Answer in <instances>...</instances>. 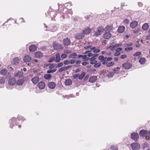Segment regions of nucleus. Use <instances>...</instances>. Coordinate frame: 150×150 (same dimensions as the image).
I'll use <instances>...</instances> for the list:
<instances>
[{
	"instance_id": "1",
	"label": "nucleus",
	"mask_w": 150,
	"mask_h": 150,
	"mask_svg": "<svg viewBox=\"0 0 150 150\" xmlns=\"http://www.w3.org/2000/svg\"><path fill=\"white\" fill-rule=\"evenodd\" d=\"M139 135L143 137H145L146 139L148 140L150 138V137L148 136L149 132L146 130L143 129L141 130L139 132Z\"/></svg>"
},
{
	"instance_id": "2",
	"label": "nucleus",
	"mask_w": 150,
	"mask_h": 150,
	"mask_svg": "<svg viewBox=\"0 0 150 150\" xmlns=\"http://www.w3.org/2000/svg\"><path fill=\"white\" fill-rule=\"evenodd\" d=\"M97 31H95L94 33V35L96 36L101 35L104 30V27L102 25L99 26L97 28Z\"/></svg>"
},
{
	"instance_id": "3",
	"label": "nucleus",
	"mask_w": 150,
	"mask_h": 150,
	"mask_svg": "<svg viewBox=\"0 0 150 150\" xmlns=\"http://www.w3.org/2000/svg\"><path fill=\"white\" fill-rule=\"evenodd\" d=\"M16 120L14 117H12L11 119L9 121L10 124V127L11 128H13V126L15 125H17L16 123Z\"/></svg>"
},
{
	"instance_id": "4",
	"label": "nucleus",
	"mask_w": 150,
	"mask_h": 150,
	"mask_svg": "<svg viewBox=\"0 0 150 150\" xmlns=\"http://www.w3.org/2000/svg\"><path fill=\"white\" fill-rule=\"evenodd\" d=\"M131 146L132 150H139L140 149L139 144L136 143H132Z\"/></svg>"
},
{
	"instance_id": "5",
	"label": "nucleus",
	"mask_w": 150,
	"mask_h": 150,
	"mask_svg": "<svg viewBox=\"0 0 150 150\" xmlns=\"http://www.w3.org/2000/svg\"><path fill=\"white\" fill-rule=\"evenodd\" d=\"M131 138L135 141H137L139 138V136L137 133L134 132L132 133L131 135Z\"/></svg>"
},
{
	"instance_id": "6",
	"label": "nucleus",
	"mask_w": 150,
	"mask_h": 150,
	"mask_svg": "<svg viewBox=\"0 0 150 150\" xmlns=\"http://www.w3.org/2000/svg\"><path fill=\"white\" fill-rule=\"evenodd\" d=\"M23 72L21 69L20 71H16L14 73V75L15 76H17L19 77H22Z\"/></svg>"
},
{
	"instance_id": "7",
	"label": "nucleus",
	"mask_w": 150,
	"mask_h": 150,
	"mask_svg": "<svg viewBox=\"0 0 150 150\" xmlns=\"http://www.w3.org/2000/svg\"><path fill=\"white\" fill-rule=\"evenodd\" d=\"M71 43L70 39L68 38L64 39L63 40V44L65 46L69 45Z\"/></svg>"
},
{
	"instance_id": "8",
	"label": "nucleus",
	"mask_w": 150,
	"mask_h": 150,
	"mask_svg": "<svg viewBox=\"0 0 150 150\" xmlns=\"http://www.w3.org/2000/svg\"><path fill=\"white\" fill-rule=\"evenodd\" d=\"M112 36V34L110 32H106L103 34V37L104 39L108 40Z\"/></svg>"
},
{
	"instance_id": "9",
	"label": "nucleus",
	"mask_w": 150,
	"mask_h": 150,
	"mask_svg": "<svg viewBox=\"0 0 150 150\" xmlns=\"http://www.w3.org/2000/svg\"><path fill=\"white\" fill-rule=\"evenodd\" d=\"M53 47L54 50H57L61 49L62 48L60 45L55 42L53 43Z\"/></svg>"
},
{
	"instance_id": "10",
	"label": "nucleus",
	"mask_w": 150,
	"mask_h": 150,
	"mask_svg": "<svg viewBox=\"0 0 150 150\" xmlns=\"http://www.w3.org/2000/svg\"><path fill=\"white\" fill-rule=\"evenodd\" d=\"M122 67L126 69H129L132 67V65L129 63H125L122 65Z\"/></svg>"
},
{
	"instance_id": "11",
	"label": "nucleus",
	"mask_w": 150,
	"mask_h": 150,
	"mask_svg": "<svg viewBox=\"0 0 150 150\" xmlns=\"http://www.w3.org/2000/svg\"><path fill=\"white\" fill-rule=\"evenodd\" d=\"M38 87L40 89H44L45 87V84L44 82L40 81L38 85Z\"/></svg>"
},
{
	"instance_id": "12",
	"label": "nucleus",
	"mask_w": 150,
	"mask_h": 150,
	"mask_svg": "<svg viewBox=\"0 0 150 150\" xmlns=\"http://www.w3.org/2000/svg\"><path fill=\"white\" fill-rule=\"evenodd\" d=\"M8 83L10 85L13 86L16 83V80L14 78H11L9 79Z\"/></svg>"
},
{
	"instance_id": "13",
	"label": "nucleus",
	"mask_w": 150,
	"mask_h": 150,
	"mask_svg": "<svg viewBox=\"0 0 150 150\" xmlns=\"http://www.w3.org/2000/svg\"><path fill=\"white\" fill-rule=\"evenodd\" d=\"M84 37V35L82 33H78L76 35L75 38L78 40H80L83 38Z\"/></svg>"
},
{
	"instance_id": "14",
	"label": "nucleus",
	"mask_w": 150,
	"mask_h": 150,
	"mask_svg": "<svg viewBox=\"0 0 150 150\" xmlns=\"http://www.w3.org/2000/svg\"><path fill=\"white\" fill-rule=\"evenodd\" d=\"M31 81L34 84H36L39 81L40 79L38 76H35L32 79Z\"/></svg>"
},
{
	"instance_id": "15",
	"label": "nucleus",
	"mask_w": 150,
	"mask_h": 150,
	"mask_svg": "<svg viewBox=\"0 0 150 150\" xmlns=\"http://www.w3.org/2000/svg\"><path fill=\"white\" fill-rule=\"evenodd\" d=\"M56 86V84L53 82H50L48 84V87L52 89H54Z\"/></svg>"
},
{
	"instance_id": "16",
	"label": "nucleus",
	"mask_w": 150,
	"mask_h": 150,
	"mask_svg": "<svg viewBox=\"0 0 150 150\" xmlns=\"http://www.w3.org/2000/svg\"><path fill=\"white\" fill-rule=\"evenodd\" d=\"M97 76H93L90 78L89 79V81L91 83H93L95 82L97 80Z\"/></svg>"
},
{
	"instance_id": "17",
	"label": "nucleus",
	"mask_w": 150,
	"mask_h": 150,
	"mask_svg": "<svg viewBox=\"0 0 150 150\" xmlns=\"http://www.w3.org/2000/svg\"><path fill=\"white\" fill-rule=\"evenodd\" d=\"M138 23L137 21H133L130 24V26L131 28H134L137 26Z\"/></svg>"
},
{
	"instance_id": "18",
	"label": "nucleus",
	"mask_w": 150,
	"mask_h": 150,
	"mask_svg": "<svg viewBox=\"0 0 150 150\" xmlns=\"http://www.w3.org/2000/svg\"><path fill=\"white\" fill-rule=\"evenodd\" d=\"M37 48V47L35 45H32L30 46L29 50L30 52H33L36 50Z\"/></svg>"
},
{
	"instance_id": "19",
	"label": "nucleus",
	"mask_w": 150,
	"mask_h": 150,
	"mask_svg": "<svg viewBox=\"0 0 150 150\" xmlns=\"http://www.w3.org/2000/svg\"><path fill=\"white\" fill-rule=\"evenodd\" d=\"M112 28V27L111 25H108L105 28H104V30L106 32H110Z\"/></svg>"
},
{
	"instance_id": "20",
	"label": "nucleus",
	"mask_w": 150,
	"mask_h": 150,
	"mask_svg": "<svg viewBox=\"0 0 150 150\" xmlns=\"http://www.w3.org/2000/svg\"><path fill=\"white\" fill-rule=\"evenodd\" d=\"M42 53L40 51L36 52L35 54V57L37 58H40L42 57Z\"/></svg>"
},
{
	"instance_id": "21",
	"label": "nucleus",
	"mask_w": 150,
	"mask_h": 150,
	"mask_svg": "<svg viewBox=\"0 0 150 150\" xmlns=\"http://www.w3.org/2000/svg\"><path fill=\"white\" fill-rule=\"evenodd\" d=\"M91 30L90 28H87L84 30L83 31V33L84 35H88L91 32Z\"/></svg>"
},
{
	"instance_id": "22",
	"label": "nucleus",
	"mask_w": 150,
	"mask_h": 150,
	"mask_svg": "<svg viewBox=\"0 0 150 150\" xmlns=\"http://www.w3.org/2000/svg\"><path fill=\"white\" fill-rule=\"evenodd\" d=\"M72 81L71 80L69 79H66L65 82V84L66 85L69 86L72 84Z\"/></svg>"
},
{
	"instance_id": "23",
	"label": "nucleus",
	"mask_w": 150,
	"mask_h": 150,
	"mask_svg": "<svg viewBox=\"0 0 150 150\" xmlns=\"http://www.w3.org/2000/svg\"><path fill=\"white\" fill-rule=\"evenodd\" d=\"M149 28V24L148 23H145L142 25V29L144 31L146 30Z\"/></svg>"
},
{
	"instance_id": "24",
	"label": "nucleus",
	"mask_w": 150,
	"mask_h": 150,
	"mask_svg": "<svg viewBox=\"0 0 150 150\" xmlns=\"http://www.w3.org/2000/svg\"><path fill=\"white\" fill-rule=\"evenodd\" d=\"M24 82V80L23 79H19L16 82V84L18 86L22 85L23 83Z\"/></svg>"
},
{
	"instance_id": "25",
	"label": "nucleus",
	"mask_w": 150,
	"mask_h": 150,
	"mask_svg": "<svg viewBox=\"0 0 150 150\" xmlns=\"http://www.w3.org/2000/svg\"><path fill=\"white\" fill-rule=\"evenodd\" d=\"M31 60V57L29 55L25 56L24 57L23 60L25 62H28Z\"/></svg>"
},
{
	"instance_id": "26",
	"label": "nucleus",
	"mask_w": 150,
	"mask_h": 150,
	"mask_svg": "<svg viewBox=\"0 0 150 150\" xmlns=\"http://www.w3.org/2000/svg\"><path fill=\"white\" fill-rule=\"evenodd\" d=\"M125 28L123 26H120L118 28L117 31L119 33H122L125 31Z\"/></svg>"
},
{
	"instance_id": "27",
	"label": "nucleus",
	"mask_w": 150,
	"mask_h": 150,
	"mask_svg": "<svg viewBox=\"0 0 150 150\" xmlns=\"http://www.w3.org/2000/svg\"><path fill=\"white\" fill-rule=\"evenodd\" d=\"M56 59L55 61L56 62H59L60 61L61 59L60 57V54L59 53H57L56 54Z\"/></svg>"
},
{
	"instance_id": "28",
	"label": "nucleus",
	"mask_w": 150,
	"mask_h": 150,
	"mask_svg": "<svg viewBox=\"0 0 150 150\" xmlns=\"http://www.w3.org/2000/svg\"><path fill=\"white\" fill-rule=\"evenodd\" d=\"M8 71L6 69H3L0 71V74L3 75H5L7 73Z\"/></svg>"
},
{
	"instance_id": "29",
	"label": "nucleus",
	"mask_w": 150,
	"mask_h": 150,
	"mask_svg": "<svg viewBox=\"0 0 150 150\" xmlns=\"http://www.w3.org/2000/svg\"><path fill=\"white\" fill-rule=\"evenodd\" d=\"M13 62L14 64H17L19 62V58L18 57H15L13 59Z\"/></svg>"
},
{
	"instance_id": "30",
	"label": "nucleus",
	"mask_w": 150,
	"mask_h": 150,
	"mask_svg": "<svg viewBox=\"0 0 150 150\" xmlns=\"http://www.w3.org/2000/svg\"><path fill=\"white\" fill-rule=\"evenodd\" d=\"M139 62L140 64H144L146 62V59L144 57H141L140 58Z\"/></svg>"
},
{
	"instance_id": "31",
	"label": "nucleus",
	"mask_w": 150,
	"mask_h": 150,
	"mask_svg": "<svg viewBox=\"0 0 150 150\" xmlns=\"http://www.w3.org/2000/svg\"><path fill=\"white\" fill-rule=\"evenodd\" d=\"M52 75L49 74H45L44 75V78L46 79L49 80L52 77Z\"/></svg>"
},
{
	"instance_id": "32",
	"label": "nucleus",
	"mask_w": 150,
	"mask_h": 150,
	"mask_svg": "<svg viewBox=\"0 0 150 150\" xmlns=\"http://www.w3.org/2000/svg\"><path fill=\"white\" fill-rule=\"evenodd\" d=\"M51 28L52 31L53 32H54L57 30V28L56 26L54 24H52L51 25Z\"/></svg>"
},
{
	"instance_id": "33",
	"label": "nucleus",
	"mask_w": 150,
	"mask_h": 150,
	"mask_svg": "<svg viewBox=\"0 0 150 150\" xmlns=\"http://www.w3.org/2000/svg\"><path fill=\"white\" fill-rule=\"evenodd\" d=\"M85 75V72H82L79 76V80H81L83 78Z\"/></svg>"
},
{
	"instance_id": "34",
	"label": "nucleus",
	"mask_w": 150,
	"mask_h": 150,
	"mask_svg": "<svg viewBox=\"0 0 150 150\" xmlns=\"http://www.w3.org/2000/svg\"><path fill=\"white\" fill-rule=\"evenodd\" d=\"M125 51L128 52L129 51H131L133 49V47H125Z\"/></svg>"
},
{
	"instance_id": "35",
	"label": "nucleus",
	"mask_w": 150,
	"mask_h": 150,
	"mask_svg": "<svg viewBox=\"0 0 150 150\" xmlns=\"http://www.w3.org/2000/svg\"><path fill=\"white\" fill-rule=\"evenodd\" d=\"M115 64V63L114 62H108L107 64L106 65V66L107 67H111Z\"/></svg>"
},
{
	"instance_id": "36",
	"label": "nucleus",
	"mask_w": 150,
	"mask_h": 150,
	"mask_svg": "<svg viewBox=\"0 0 150 150\" xmlns=\"http://www.w3.org/2000/svg\"><path fill=\"white\" fill-rule=\"evenodd\" d=\"M56 71V69H50L47 71V73L50 74V73H54Z\"/></svg>"
},
{
	"instance_id": "37",
	"label": "nucleus",
	"mask_w": 150,
	"mask_h": 150,
	"mask_svg": "<svg viewBox=\"0 0 150 150\" xmlns=\"http://www.w3.org/2000/svg\"><path fill=\"white\" fill-rule=\"evenodd\" d=\"M133 44L132 42H129L128 43H125L124 44V46L125 47H127L128 46L131 47V46H132L133 45Z\"/></svg>"
},
{
	"instance_id": "38",
	"label": "nucleus",
	"mask_w": 150,
	"mask_h": 150,
	"mask_svg": "<svg viewBox=\"0 0 150 150\" xmlns=\"http://www.w3.org/2000/svg\"><path fill=\"white\" fill-rule=\"evenodd\" d=\"M5 83V79L4 78H1L0 79V84H3Z\"/></svg>"
},
{
	"instance_id": "39",
	"label": "nucleus",
	"mask_w": 150,
	"mask_h": 150,
	"mask_svg": "<svg viewBox=\"0 0 150 150\" xmlns=\"http://www.w3.org/2000/svg\"><path fill=\"white\" fill-rule=\"evenodd\" d=\"M115 73L114 72H110L108 75V77L109 78H111L113 77Z\"/></svg>"
},
{
	"instance_id": "40",
	"label": "nucleus",
	"mask_w": 150,
	"mask_h": 150,
	"mask_svg": "<svg viewBox=\"0 0 150 150\" xmlns=\"http://www.w3.org/2000/svg\"><path fill=\"white\" fill-rule=\"evenodd\" d=\"M149 146L146 144H144L143 145V148L145 150L146 149H149Z\"/></svg>"
},
{
	"instance_id": "41",
	"label": "nucleus",
	"mask_w": 150,
	"mask_h": 150,
	"mask_svg": "<svg viewBox=\"0 0 150 150\" xmlns=\"http://www.w3.org/2000/svg\"><path fill=\"white\" fill-rule=\"evenodd\" d=\"M66 70L65 67H61L58 70V71L59 72H61L63 71H64Z\"/></svg>"
},
{
	"instance_id": "42",
	"label": "nucleus",
	"mask_w": 150,
	"mask_h": 150,
	"mask_svg": "<svg viewBox=\"0 0 150 150\" xmlns=\"http://www.w3.org/2000/svg\"><path fill=\"white\" fill-rule=\"evenodd\" d=\"M56 64H50V66L49 67V68L50 69H52L56 65Z\"/></svg>"
},
{
	"instance_id": "43",
	"label": "nucleus",
	"mask_w": 150,
	"mask_h": 150,
	"mask_svg": "<svg viewBox=\"0 0 150 150\" xmlns=\"http://www.w3.org/2000/svg\"><path fill=\"white\" fill-rule=\"evenodd\" d=\"M17 119L19 121L21 120L23 121L24 120H25L24 118L23 117H22L21 116H20L19 115H18V116Z\"/></svg>"
},
{
	"instance_id": "44",
	"label": "nucleus",
	"mask_w": 150,
	"mask_h": 150,
	"mask_svg": "<svg viewBox=\"0 0 150 150\" xmlns=\"http://www.w3.org/2000/svg\"><path fill=\"white\" fill-rule=\"evenodd\" d=\"M101 64L99 63H96L94 65V67L95 68H98L99 67L101 66Z\"/></svg>"
},
{
	"instance_id": "45",
	"label": "nucleus",
	"mask_w": 150,
	"mask_h": 150,
	"mask_svg": "<svg viewBox=\"0 0 150 150\" xmlns=\"http://www.w3.org/2000/svg\"><path fill=\"white\" fill-rule=\"evenodd\" d=\"M120 68L118 67H115L114 69V72L115 73H118V72L119 71Z\"/></svg>"
},
{
	"instance_id": "46",
	"label": "nucleus",
	"mask_w": 150,
	"mask_h": 150,
	"mask_svg": "<svg viewBox=\"0 0 150 150\" xmlns=\"http://www.w3.org/2000/svg\"><path fill=\"white\" fill-rule=\"evenodd\" d=\"M63 64L62 62H59L58 64H57V66L56 67V68H57V67H62L63 66Z\"/></svg>"
},
{
	"instance_id": "47",
	"label": "nucleus",
	"mask_w": 150,
	"mask_h": 150,
	"mask_svg": "<svg viewBox=\"0 0 150 150\" xmlns=\"http://www.w3.org/2000/svg\"><path fill=\"white\" fill-rule=\"evenodd\" d=\"M109 150H117L116 146H111Z\"/></svg>"
},
{
	"instance_id": "48",
	"label": "nucleus",
	"mask_w": 150,
	"mask_h": 150,
	"mask_svg": "<svg viewBox=\"0 0 150 150\" xmlns=\"http://www.w3.org/2000/svg\"><path fill=\"white\" fill-rule=\"evenodd\" d=\"M129 22V20L127 19H126L123 21V23L125 24H128Z\"/></svg>"
},
{
	"instance_id": "49",
	"label": "nucleus",
	"mask_w": 150,
	"mask_h": 150,
	"mask_svg": "<svg viewBox=\"0 0 150 150\" xmlns=\"http://www.w3.org/2000/svg\"><path fill=\"white\" fill-rule=\"evenodd\" d=\"M92 46L91 45H89L88 46H86L84 47V48L85 50H88L90 49H91Z\"/></svg>"
},
{
	"instance_id": "50",
	"label": "nucleus",
	"mask_w": 150,
	"mask_h": 150,
	"mask_svg": "<svg viewBox=\"0 0 150 150\" xmlns=\"http://www.w3.org/2000/svg\"><path fill=\"white\" fill-rule=\"evenodd\" d=\"M55 57H52L48 60V62L49 63L52 62H53V61H54L55 60Z\"/></svg>"
},
{
	"instance_id": "51",
	"label": "nucleus",
	"mask_w": 150,
	"mask_h": 150,
	"mask_svg": "<svg viewBox=\"0 0 150 150\" xmlns=\"http://www.w3.org/2000/svg\"><path fill=\"white\" fill-rule=\"evenodd\" d=\"M104 56L103 55H100L98 57V59L100 60H101L102 61V60H104Z\"/></svg>"
},
{
	"instance_id": "52",
	"label": "nucleus",
	"mask_w": 150,
	"mask_h": 150,
	"mask_svg": "<svg viewBox=\"0 0 150 150\" xmlns=\"http://www.w3.org/2000/svg\"><path fill=\"white\" fill-rule=\"evenodd\" d=\"M67 57V55L66 54L63 53L61 55V57L62 58H65Z\"/></svg>"
},
{
	"instance_id": "53",
	"label": "nucleus",
	"mask_w": 150,
	"mask_h": 150,
	"mask_svg": "<svg viewBox=\"0 0 150 150\" xmlns=\"http://www.w3.org/2000/svg\"><path fill=\"white\" fill-rule=\"evenodd\" d=\"M141 54V52H136V53H135L134 55L133 56H137L139 55H140Z\"/></svg>"
},
{
	"instance_id": "54",
	"label": "nucleus",
	"mask_w": 150,
	"mask_h": 150,
	"mask_svg": "<svg viewBox=\"0 0 150 150\" xmlns=\"http://www.w3.org/2000/svg\"><path fill=\"white\" fill-rule=\"evenodd\" d=\"M122 50V48L121 47H119V48H117L116 49L115 51L116 52H120Z\"/></svg>"
},
{
	"instance_id": "55",
	"label": "nucleus",
	"mask_w": 150,
	"mask_h": 150,
	"mask_svg": "<svg viewBox=\"0 0 150 150\" xmlns=\"http://www.w3.org/2000/svg\"><path fill=\"white\" fill-rule=\"evenodd\" d=\"M53 13H54V12H52L50 13V11H48L47 13H45V15L46 16H47L49 14H50V16H51V15Z\"/></svg>"
},
{
	"instance_id": "56",
	"label": "nucleus",
	"mask_w": 150,
	"mask_h": 150,
	"mask_svg": "<svg viewBox=\"0 0 150 150\" xmlns=\"http://www.w3.org/2000/svg\"><path fill=\"white\" fill-rule=\"evenodd\" d=\"M76 62V60L75 59H71L69 61V63L73 64Z\"/></svg>"
},
{
	"instance_id": "57",
	"label": "nucleus",
	"mask_w": 150,
	"mask_h": 150,
	"mask_svg": "<svg viewBox=\"0 0 150 150\" xmlns=\"http://www.w3.org/2000/svg\"><path fill=\"white\" fill-rule=\"evenodd\" d=\"M120 52H116L114 53V55L115 56H119L120 54Z\"/></svg>"
},
{
	"instance_id": "58",
	"label": "nucleus",
	"mask_w": 150,
	"mask_h": 150,
	"mask_svg": "<svg viewBox=\"0 0 150 150\" xmlns=\"http://www.w3.org/2000/svg\"><path fill=\"white\" fill-rule=\"evenodd\" d=\"M96 59V58H95L93 56L92 57H91L89 59V61L90 62H92L93 61V60H95Z\"/></svg>"
},
{
	"instance_id": "59",
	"label": "nucleus",
	"mask_w": 150,
	"mask_h": 150,
	"mask_svg": "<svg viewBox=\"0 0 150 150\" xmlns=\"http://www.w3.org/2000/svg\"><path fill=\"white\" fill-rule=\"evenodd\" d=\"M127 57V56L126 55H123L120 56V58L122 59H124Z\"/></svg>"
},
{
	"instance_id": "60",
	"label": "nucleus",
	"mask_w": 150,
	"mask_h": 150,
	"mask_svg": "<svg viewBox=\"0 0 150 150\" xmlns=\"http://www.w3.org/2000/svg\"><path fill=\"white\" fill-rule=\"evenodd\" d=\"M64 64L65 65H67L69 64V61L68 60H65L64 62Z\"/></svg>"
},
{
	"instance_id": "61",
	"label": "nucleus",
	"mask_w": 150,
	"mask_h": 150,
	"mask_svg": "<svg viewBox=\"0 0 150 150\" xmlns=\"http://www.w3.org/2000/svg\"><path fill=\"white\" fill-rule=\"evenodd\" d=\"M102 64L103 65H105L106 64H107L108 63V62L107 60H102Z\"/></svg>"
},
{
	"instance_id": "62",
	"label": "nucleus",
	"mask_w": 150,
	"mask_h": 150,
	"mask_svg": "<svg viewBox=\"0 0 150 150\" xmlns=\"http://www.w3.org/2000/svg\"><path fill=\"white\" fill-rule=\"evenodd\" d=\"M97 62V60H93V61L90 62V63L91 64H95Z\"/></svg>"
},
{
	"instance_id": "63",
	"label": "nucleus",
	"mask_w": 150,
	"mask_h": 150,
	"mask_svg": "<svg viewBox=\"0 0 150 150\" xmlns=\"http://www.w3.org/2000/svg\"><path fill=\"white\" fill-rule=\"evenodd\" d=\"M115 45H113L112 46H111V47L110 48L111 50L112 51H114L115 50Z\"/></svg>"
},
{
	"instance_id": "64",
	"label": "nucleus",
	"mask_w": 150,
	"mask_h": 150,
	"mask_svg": "<svg viewBox=\"0 0 150 150\" xmlns=\"http://www.w3.org/2000/svg\"><path fill=\"white\" fill-rule=\"evenodd\" d=\"M149 34L147 35H146V39L147 40H150V33H149Z\"/></svg>"
}]
</instances>
